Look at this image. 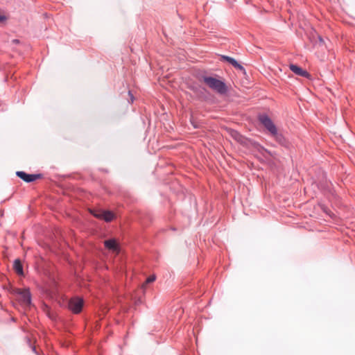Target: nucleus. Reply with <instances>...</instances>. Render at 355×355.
Segmentation results:
<instances>
[{"label":"nucleus","mask_w":355,"mask_h":355,"mask_svg":"<svg viewBox=\"0 0 355 355\" xmlns=\"http://www.w3.org/2000/svg\"><path fill=\"white\" fill-rule=\"evenodd\" d=\"M259 121L267 129L275 139L281 145L286 146V140L284 136L279 133L276 125L266 114L259 116Z\"/></svg>","instance_id":"obj_1"},{"label":"nucleus","mask_w":355,"mask_h":355,"mask_svg":"<svg viewBox=\"0 0 355 355\" xmlns=\"http://www.w3.org/2000/svg\"><path fill=\"white\" fill-rule=\"evenodd\" d=\"M202 79L210 89L219 94H225L227 92V87L223 81L211 76H202Z\"/></svg>","instance_id":"obj_2"},{"label":"nucleus","mask_w":355,"mask_h":355,"mask_svg":"<svg viewBox=\"0 0 355 355\" xmlns=\"http://www.w3.org/2000/svg\"><path fill=\"white\" fill-rule=\"evenodd\" d=\"M83 305V299L78 296L71 297L68 302L69 309L74 314L80 313L82 311Z\"/></svg>","instance_id":"obj_3"},{"label":"nucleus","mask_w":355,"mask_h":355,"mask_svg":"<svg viewBox=\"0 0 355 355\" xmlns=\"http://www.w3.org/2000/svg\"><path fill=\"white\" fill-rule=\"evenodd\" d=\"M16 293L19 295V300L25 305H29L31 303V295L29 289H17Z\"/></svg>","instance_id":"obj_4"},{"label":"nucleus","mask_w":355,"mask_h":355,"mask_svg":"<svg viewBox=\"0 0 355 355\" xmlns=\"http://www.w3.org/2000/svg\"><path fill=\"white\" fill-rule=\"evenodd\" d=\"M16 175L26 182H32L42 177L41 174H28L24 171H17Z\"/></svg>","instance_id":"obj_5"},{"label":"nucleus","mask_w":355,"mask_h":355,"mask_svg":"<svg viewBox=\"0 0 355 355\" xmlns=\"http://www.w3.org/2000/svg\"><path fill=\"white\" fill-rule=\"evenodd\" d=\"M104 245L107 250L116 254L120 251L119 245L114 239L105 240L104 241Z\"/></svg>","instance_id":"obj_6"},{"label":"nucleus","mask_w":355,"mask_h":355,"mask_svg":"<svg viewBox=\"0 0 355 355\" xmlns=\"http://www.w3.org/2000/svg\"><path fill=\"white\" fill-rule=\"evenodd\" d=\"M95 217L103 219L106 222L112 221L114 218V214L110 211H101L97 214H94Z\"/></svg>","instance_id":"obj_7"},{"label":"nucleus","mask_w":355,"mask_h":355,"mask_svg":"<svg viewBox=\"0 0 355 355\" xmlns=\"http://www.w3.org/2000/svg\"><path fill=\"white\" fill-rule=\"evenodd\" d=\"M289 68L294 73H295L297 76L307 78H309V77H310V74L307 71L302 69L301 67H298L297 65L291 64L289 65Z\"/></svg>","instance_id":"obj_8"},{"label":"nucleus","mask_w":355,"mask_h":355,"mask_svg":"<svg viewBox=\"0 0 355 355\" xmlns=\"http://www.w3.org/2000/svg\"><path fill=\"white\" fill-rule=\"evenodd\" d=\"M13 268L18 275H24L23 266L19 259L15 260Z\"/></svg>","instance_id":"obj_9"},{"label":"nucleus","mask_w":355,"mask_h":355,"mask_svg":"<svg viewBox=\"0 0 355 355\" xmlns=\"http://www.w3.org/2000/svg\"><path fill=\"white\" fill-rule=\"evenodd\" d=\"M222 59L223 60H226L227 62H228L230 64H231L234 67H235L236 64H237V63H238V62L235 59H234L233 58L227 56V55H223Z\"/></svg>","instance_id":"obj_10"},{"label":"nucleus","mask_w":355,"mask_h":355,"mask_svg":"<svg viewBox=\"0 0 355 355\" xmlns=\"http://www.w3.org/2000/svg\"><path fill=\"white\" fill-rule=\"evenodd\" d=\"M232 137L237 141H240L241 138V135L236 131H232Z\"/></svg>","instance_id":"obj_11"},{"label":"nucleus","mask_w":355,"mask_h":355,"mask_svg":"<svg viewBox=\"0 0 355 355\" xmlns=\"http://www.w3.org/2000/svg\"><path fill=\"white\" fill-rule=\"evenodd\" d=\"M156 277H155V275H150L149 276L146 282H145V284H150V283H152L155 280Z\"/></svg>","instance_id":"obj_12"},{"label":"nucleus","mask_w":355,"mask_h":355,"mask_svg":"<svg viewBox=\"0 0 355 355\" xmlns=\"http://www.w3.org/2000/svg\"><path fill=\"white\" fill-rule=\"evenodd\" d=\"M236 69L241 71H243V72H245V69L244 67L240 64L239 62L237 63V64H236V66L234 67Z\"/></svg>","instance_id":"obj_13"},{"label":"nucleus","mask_w":355,"mask_h":355,"mask_svg":"<svg viewBox=\"0 0 355 355\" xmlns=\"http://www.w3.org/2000/svg\"><path fill=\"white\" fill-rule=\"evenodd\" d=\"M7 17L5 15H0V23L6 21Z\"/></svg>","instance_id":"obj_14"},{"label":"nucleus","mask_w":355,"mask_h":355,"mask_svg":"<svg viewBox=\"0 0 355 355\" xmlns=\"http://www.w3.org/2000/svg\"><path fill=\"white\" fill-rule=\"evenodd\" d=\"M128 94H129V96H130V101H131V103H132V102H133L134 97H133L132 94H131V92H130V91L128 92Z\"/></svg>","instance_id":"obj_15"},{"label":"nucleus","mask_w":355,"mask_h":355,"mask_svg":"<svg viewBox=\"0 0 355 355\" xmlns=\"http://www.w3.org/2000/svg\"><path fill=\"white\" fill-rule=\"evenodd\" d=\"M32 349H33V351L35 352V346H33V347H32Z\"/></svg>","instance_id":"obj_16"}]
</instances>
